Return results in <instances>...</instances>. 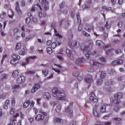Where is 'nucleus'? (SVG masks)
Returning <instances> with one entry per match:
<instances>
[{
    "label": "nucleus",
    "instance_id": "nucleus-1",
    "mask_svg": "<svg viewBox=\"0 0 125 125\" xmlns=\"http://www.w3.org/2000/svg\"><path fill=\"white\" fill-rule=\"evenodd\" d=\"M52 94L54 97L56 98L57 100L64 101L66 99V94L64 91H60L57 88L52 89Z\"/></svg>",
    "mask_w": 125,
    "mask_h": 125
},
{
    "label": "nucleus",
    "instance_id": "nucleus-2",
    "mask_svg": "<svg viewBox=\"0 0 125 125\" xmlns=\"http://www.w3.org/2000/svg\"><path fill=\"white\" fill-rule=\"evenodd\" d=\"M65 112L66 113H68L70 118H72V117H73V115H74V112H73V106L71 105L67 106L65 108Z\"/></svg>",
    "mask_w": 125,
    "mask_h": 125
},
{
    "label": "nucleus",
    "instance_id": "nucleus-3",
    "mask_svg": "<svg viewBox=\"0 0 125 125\" xmlns=\"http://www.w3.org/2000/svg\"><path fill=\"white\" fill-rule=\"evenodd\" d=\"M41 4L43 7V8L44 9H45V10H47L49 9V2L48 1H47V0H42Z\"/></svg>",
    "mask_w": 125,
    "mask_h": 125
},
{
    "label": "nucleus",
    "instance_id": "nucleus-4",
    "mask_svg": "<svg viewBox=\"0 0 125 125\" xmlns=\"http://www.w3.org/2000/svg\"><path fill=\"white\" fill-rule=\"evenodd\" d=\"M56 26V23L53 22L52 23H51V27L54 29L56 37H58V38H59V39H62V36L60 34H59V33H58V32H57V30H56V29H55Z\"/></svg>",
    "mask_w": 125,
    "mask_h": 125
},
{
    "label": "nucleus",
    "instance_id": "nucleus-5",
    "mask_svg": "<svg viewBox=\"0 0 125 125\" xmlns=\"http://www.w3.org/2000/svg\"><path fill=\"white\" fill-rule=\"evenodd\" d=\"M89 41L90 43L88 46L83 45L81 46V49H82V50H86L87 48H88V47H90V48H92V46L93 45V42L90 39H89Z\"/></svg>",
    "mask_w": 125,
    "mask_h": 125
},
{
    "label": "nucleus",
    "instance_id": "nucleus-6",
    "mask_svg": "<svg viewBox=\"0 0 125 125\" xmlns=\"http://www.w3.org/2000/svg\"><path fill=\"white\" fill-rule=\"evenodd\" d=\"M90 95L89 97L90 101L91 102H97L98 101V99H97V97L94 94V92H91Z\"/></svg>",
    "mask_w": 125,
    "mask_h": 125
},
{
    "label": "nucleus",
    "instance_id": "nucleus-7",
    "mask_svg": "<svg viewBox=\"0 0 125 125\" xmlns=\"http://www.w3.org/2000/svg\"><path fill=\"white\" fill-rule=\"evenodd\" d=\"M83 62H84V59L83 58H80L78 59L76 61L75 64H76L77 66H83Z\"/></svg>",
    "mask_w": 125,
    "mask_h": 125
},
{
    "label": "nucleus",
    "instance_id": "nucleus-8",
    "mask_svg": "<svg viewBox=\"0 0 125 125\" xmlns=\"http://www.w3.org/2000/svg\"><path fill=\"white\" fill-rule=\"evenodd\" d=\"M40 88H41V85L39 83H35L31 89V92L32 93H35Z\"/></svg>",
    "mask_w": 125,
    "mask_h": 125
},
{
    "label": "nucleus",
    "instance_id": "nucleus-9",
    "mask_svg": "<svg viewBox=\"0 0 125 125\" xmlns=\"http://www.w3.org/2000/svg\"><path fill=\"white\" fill-rule=\"evenodd\" d=\"M31 59L34 60V59H37V56H33L29 57L28 58H27L26 59V62L22 63V66H25V65H28L29 64V62H30V61Z\"/></svg>",
    "mask_w": 125,
    "mask_h": 125
},
{
    "label": "nucleus",
    "instance_id": "nucleus-10",
    "mask_svg": "<svg viewBox=\"0 0 125 125\" xmlns=\"http://www.w3.org/2000/svg\"><path fill=\"white\" fill-rule=\"evenodd\" d=\"M44 120V116L42 114H38L35 117V121L36 122H42Z\"/></svg>",
    "mask_w": 125,
    "mask_h": 125
},
{
    "label": "nucleus",
    "instance_id": "nucleus-11",
    "mask_svg": "<svg viewBox=\"0 0 125 125\" xmlns=\"http://www.w3.org/2000/svg\"><path fill=\"white\" fill-rule=\"evenodd\" d=\"M25 77L21 76L19 77L17 80V83L18 84H22L25 82Z\"/></svg>",
    "mask_w": 125,
    "mask_h": 125
},
{
    "label": "nucleus",
    "instance_id": "nucleus-12",
    "mask_svg": "<svg viewBox=\"0 0 125 125\" xmlns=\"http://www.w3.org/2000/svg\"><path fill=\"white\" fill-rule=\"evenodd\" d=\"M89 63L91 66H101L102 64L98 62L94 61V60H90L89 61Z\"/></svg>",
    "mask_w": 125,
    "mask_h": 125
},
{
    "label": "nucleus",
    "instance_id": "nucleus-13",
    "mask_svg": "<svg viewBox=\"0 0 125 125\" xmlns=\"http://www.w3.org/2000/svg\"><path fill=\"white\" fill-rule=\"evenodd\" d=\"M37 8H40V10H42V6L39 5V4H37L36 5H35L34 6H33L32 8L30 10L31 12H35Z\"/></svg>",
    "mask_w": 125,
    "mask_h": 125
},
{
    "label": "nucleus",
    "instance_id": "nucleus-14",
    "mask_svg": "<svg viewBox=\"0 0 125 125\" xmlns=\"http://www.w3.org/2000/svg\"><path fill=\"white\" fill-rule=\"evenodd\" d=\"M123 62H124V61H123V60H121V59L117 60L112 62V65H120L121 64H123Z\"/></svg>",
    "mask_w": 125,
    "mask_h": 125
},
{
    "label": "nucleus",
    "instance_id": "nucleus-15",
    "mask_svg": "<svg viewBox=\"0 0 125 125\" xmlns=\"http://www.w3.org/2000/svg\"><path fill=\"white\" fill-rule=\"evenodd\" d=\"M85 83H92L93 80H92V76L91 75H89L84 79Z\"/></svg>",
    "mask_w": 125,
    "mask_h": 125
},
{
    "label": "nucleus",
    "instance_id": "nucleus-16",
    "mask_svg": "<svg viewBox=\"0 0 125 125\" xmlns=\"http://www.w3.org/2000/svg\"><path fill=\"white\" fill-rule=\"evenodd\" d=\"M17 12L20 15H21L22 14V11L20 9V8L19 7V2L18 1H17L16 2V6L15 8Z\"/></svg>",
    "mask_w": 125,
    "mask_h": 125
},
{
    "label": "nucleus",
    "instance_id": "nucleus-17",
    "mask_svg": "<svg viewBox=\"0 0 125 125\" xmlns=\"http://www.w3.org/2000/svg\"><path fill=\"white\" fill-rule=\"evenodd\" d=\"M54 123H58V124H63L64 123V121L62 119L57 117L54 119Z\"/></svg>",
    "mask_w": 125,
    "mask_h": 125
},
{
    "label": "nucleus",
    "instance_id": "nucleus-18",
    "mask_svg": "<svg viewBox=\"0 0 125 125\" xmlns=\"http://www.w3.org/2000/svg\"><path fill=\"white\" fill-rule=\"evenodd\" d=\"M124 97V94L122 92H118L114 95V97L118 98V99H122Z\"/></svg>",
    "mask_w": 125,
    "mask_h": 125
},
{
    "label": "nucleus",
    "instance_id": "nucleus-19",
    "mask_svg": "<svg viewBox=\"0 0 125 125\" xmlns=\"http://www.w3.org/2000/svg\"><path fill=\"white\" fill-rule=\"evenodd\" d=\"M95 53H96V51H94V53L91 52L90 51H88L85 54V56L86 58L88 59L89 57H90V55H94Z\"/></svg>",
    "mask_w": 125,
    "mask_h": 125
},
{
    "label": "nucleus",
    "instance_id": "nucleus-20",
    "mask_svg": "<svg viewBox=\"0 0 125 125\" xmlns=\"http://www.w3.org/2000/svg\"><path fill=\"white\" fill-rule=\"evenodd\" d=\"M85 29L88 32H91V30H93V26L90 25L89 24H86Z\"/></svg>",
    "mask_w": 125,
    "mask_h": 125
},
{
    "label": "nucleus",
    "instance_id": "nucleus-21",
    "mask_svg": "<svg viewBox=\"0 0 125 125\" xmlns=\"http://www.w3.org/2000/svg\"><path fill=\"white\" fill-rule=\"evenodd\" d=\"M50 94L48 92H46L44 94L43 98L44 99H46V100H48V99H50L51 98Z\"/></svg>",
    "mask_w": 125,
    "mask_h": 125
},
{
    "label": "nucleus",
    "instance_id": "nucleus-22",
    "mask_svg": "<svg viewBox=\"0 0 125 125\" xmlns=\"http://www.w3.org/2000/svg\"><path fill=\"white\" fill-rule=\"evenodd\" d=\"M100 112L103 114L106 113V105H102L101 106Z\"/></svg>",
    "mask_w": 125,
    "mask_h": 125
},
{
    "label": "nucleus",
    "instance_id": "nucleus-23",
    "mask_svg": "<svg viewBox=\"0 0 125 125\" xmlns=\"http://www.w3.org/2000/svg\"><path fill=\"white\" fill-rule=\"evenodd\" d=\"M62 105L60 104H58L56 105V111L57 113H60L61 111Z\"/></svg>",
    "mask_w": 125,
    "mask_h": 125
},
{
    "label": "nucleus",
    "instance_id": "nucleus-24",
    "mask_svg": "<svg viewBox=\"0 0 125 125\" xmlns=\"http://www.w3.org/2000/svg\"><path fill=\"white\" fill-rule=\"evenodd\" d=\"M113 102L114 103V104H119L121 103V100L120 99L116 98V97L114 96Z\"/></svg>",
    "mask_w": 125,
    "mask_h": 125
},
{
    "label": "nucleus",
    "instance_id": "nucleus-25",
    "mask_svg": "<svg viewBox=\"0 0 125 125\" xmlns=\"http://www.w3.org/2000/svg\"><path fill=\"white\" fill-rule=\"evenodd\" d=\"M97 45L99 46H103V47H104L103 45H104V43H103V42L101 40H98L96 41Z\"/></svg>",
    "mask_w": 125,
    "mask_h": 125
},
{
    "label": "nucleus",
    "instance_id": "nucleus-26",
    "mask_svg": "<svg viewBox=\"0 0 125 125\" xmlns=\"http://www.w3.org/2000/svg\"><path fill=\"white\" fill-rule=\"evenodd\" d=\"M93 114L95 117H97V118H100V114L98 113L96 109H94Z\"/></svg>",
    "mask_w": 125,
    "mask_h": 125
},
{
    "label": "nucleus",
    "instance_id": "nucleus-27",
    "mask_svg": "<svg viewBox=\"0 0 125 125\" xmlns=\"http://www.w3.org/2000/svg\"><path fill=\"white\" fill-rule=\"evenodd\" d=\"M39 18H43V17H46V14L43 13L42 12H39L38 13Z\"/></svg>",
    "mask_w": 125,
    "mask_h": 125
},
{
    "label": "nucleus",
    "instance_id": "nucleus-28",
    "mask_svg": "<svg viewBox=\"0 0 125 125\" xmlns=\"http://www.w3.org/2000/svg\"><path fill=\"white\" fill-rule=\"evenodd\" d=\"M12 57L15 60H19L20 59V56L18 55H16V54H13Z\"/></svg>",
    "mask_w": 125,
    "mask_h": 125
},
{
    "label": "nucleus",
    "instance_id": "nucleus-29",
    "mask_svg": "<svg viewBox=\"0 0 125 125\" xmlns=\"http://www.w3.org/2000/svg\"><path fill=\"white\" fill-rule=\"evenodd\" d=\"M36 71L35 70H30L28 71H26L25 74L26 75H35Z\"/></svg>",
    "mask_w": 125,
    "mask_h": 125
},
{
    "label": "nucleus",
    "instance_id": "nucleus-30",
    "mask_svg": "<svg viewBox=\"0 0 125 125\" xmlns=\"http://www.w3.org/2000/svg\"><path fill=\"white\" fill-rule=\"evenodd\" d=\"M19 74V72L17 70H15L13 72V78H17L18 77V75Z\"/></svg>",
    "mask_w": 125,
    "mask_h": 125
},
{
    "label": "nucleus",
    "instance_id": "nucleus-31",
    "mask_svg": "<svg viewBox=\"0 0 125 125\" xmlns=\"http://www.w3.org/2000/svg\"><path fill=\"white\" fill-rule=\"evenodd\" d=\"M30 105V101L28 100L23 104V107L27 108Z\"/></svg>",
    "mask_w": 125,
    "mask_h": 125
},
{
    "label": "nucleus",
    "instance_id": "nucleus-32",
    "mask_svg": "<svg viewBox=\"0 0 125 125\" xmlns=\"http://www.w3.org/2000/svg\"><path fill=\"white\" fill-rule=\"evenodd\" d=\"M105 84L107 86H109V85H112V84H113V81H112V80L107 81L105 83Z\"/></svg>",
    "mask_w": 125,
    "mask_h": 125
},
{
    "label": "nucleus",
    "instance_id": "nucleus-33",
    "mask_svg": "<svg viewBox=\"0 0 125 125\" xmlns=\"http://www.w3.org/2000/svg\"><path fill=\"white\" fill-rule=\"evenodd\" d=\"M42 74L44 76V77H46V76L48 75V70L45 69L42 70Z\"/></svg>",
    "mask_w": 125,
    "mask_h": 125
},
{
    "label": "nucleus",
    "instance_id": "nucleus-34",
    "mask_svg": "<svg viewBox=\"0 0 125 125\" xmlns=\"http://www.w3.org/2000/svg\"><path fill=\"white\" fill-rule=\"evenodd\" d=\"M21 46H22L21 43H17L16 45V49H17V50L20 49V48H21Z\"/></svg>",
    "mask_w": 125,
    "mask_h": 125
},
{
    "label": "nucleus",
    "instance_id": "nucleus-35",
    "mask_svg": "<svg viewBox=\"0 0 125 125\" xmlns=\"http://www.w3.org/2000/svg\"><path fill=\"white\" fill-rule=\"evenodd\" d=\"M112 115V113H109L107 115H104L103 117V119H104V120H108V119H109V117H111Z\"/></svg>",
    "mask_w": 125,
    "mask_h": 125
},
{
    "label": "nucleus",
    "instance_id": "nucleus-36",
    "mask_svg": "<svg viewBox=\"0 0 125 125\" xmlns=\"http://www.w3.org/2000/svg\"><path fill=\"white\" fill-rule=\"evenodd\" d=\"M106 73L105 72H102L101 73L100 77L102 79H104L106 77Z\"/></svg>",
    "mask_w": 125,
    "mask_h": 125
},
{
    "label": "nucleus",
    "instance_id": "nucleus-37",
    "mask_svg": "<svg viewBox=\"0 0 125 125\" xmlns=\"http://www.w3.org/2000/svg\"><path fill=\"white\" fill-rule=\"evenodd\" d=\"M32 39H33V37H32V36H27L25 38L24 41L26 42H29V41H30V40H32Z\"/></svg>",
    "mask_w": 125,
    "mask_h": 125
},
{
    "label": "nucleus",
    "instance_id": "nucleus-38",
    "mask_svg": "<svg viewBox=\"0 0 125 125\" xmlns=\"http://www.w3.org/2000/svg\"><path fill=\"white\" fill-rule=\"evenodd\" d=\"M39 113H40V114H42L43 116H47V113L43 111L42 109L39 110Z\"/></svg>",
    "mask_w": 125,
    "mask_h": 125
},
{
    "label": "nucleus",
    "instance_id": "nucleus-39",
    "mask_svg": "<svg viewBox=\"0 0 125 125\" xmlns=\"http://www.w3.org/2000/svg\"><path fill=\"white\" fill-rule=\"evenodd\" d=\"M70 45H71V46H77V41H73L71 42Z\"/></svg>",
    "mask_w": 125,
    "mask_h": 125
},
{
    "label": "nucleus",
    "instance_id": "nucleus-40",
    "mask_svg": "<svg viewBox=\"0 0 125 125\" xmlns=\"http://www.w3.org/2000/svg\"><path fill=\"white\" fill-rule=\"evenodd\" d=\"M1 80H6L7 79V75L5 74H3L1 75Z\"/></svg>",
    "mask_w": 125,
    "mask_h": 125
},
{
    "label": "nucleus",
    "instance_id": "nucleus-41",
    "mask_svg": "<svg viewBox=\"0 0 125 125\" xmlns=\"http://www.w3.org/2000/svg\"><path fill=\"white\" fill-rule=\"evenodd\" d=\"M111 125L112 122H104V124H96V125Z\"/></svg>",
    "mask_w": 125,
    "mask_h": 125
},
{
    "label": "nucleus",
    "instance_id": "nucleus-42",
    "mask_svg": "<svg viewBox=\"0 0 125 125\" xmlns=\"http://www.w3.org/2000/svg\"><path fill=\"white\" fill-rule=\"evenodd\" d=\"M47 52L48 53V54H51L52 53V49L50 47H47Z\"/></svg>",
    "mask_w": 125,
    "mask_h": 125
},
{
    "label": "nucleus",
    "instance_id": "nucleus-43",
    "mask_svg": "<svg viewBox=\"0 0 125 125\" xmlns=\"http://www.w3.org/2000/svg\"><path fill=\"white\" fill-rule=\"evenodd\" d=\"M15 113V109L13 107H11L10 111V114H11V115H14Z\"/></svg>",
    "mask_w": 125,
    "mask_h": 125
},
{
    "label": "nucleus",
    "instance_id": "nucleus-44",
    "mask_svg": "<svg viewBox=\"0 0 125 125\" xmlns=\"http://www.w3.org/2000/svg\"><path fill=\"white\" fill-rule=\"evenodd\" d=\"M97 83L98 85H101L103 83V81L102 79H99L97 82Z\"/></svg>",
    "mask_w": 125,
    "mask_h": 125
},
{
    "label": "nucleus",
    "instance_id": "nucleus-45",
    "mask_svg": "<svg viewBox=\"0 0 125 125\" xmlns=\"http://www.w3.org/2000/svg\"><path fill=\"white\" fill-rule=\"evenodd\" d=\"M25 22L26 24H29L31 22V18L27 17L25 19Z\"/></svg>",
    "mask_w": 125,
    "mask_h": 125
},
{
    "label": "nucleus",
    "instance_id": "nucleus-46",
    "mask_svg": "<svg viewBox=\"0 0 125 125\" xmlns=\"http://www.w3.org/2000/svg\"><path fill=\"white\" fill-rule=\"evenodd\" d=\"M56 45H57V44H56V42H54L52 43L51 44V48H53V49L55 48V47H56Z\"/></svg>",
    "mask_w": 125,
    "mask_h": 125
},
{
    "label": "nucleus",
    "instance_id": "nucleus-47",
    "mask_svg": "<svg viewBox=\"0 0 125 125\" xmlns=\"http://www.w3.org/2000/svg\"><path fill=\"white\" fill-rule=\"evenodd\" d=\"M15 103H16V102H15V99L14 98H13L11 100L12 106H15Z\"/></svg>",
    "mask_w": 125,
    "mask_h": 125
},
{
    "label": "nucleus",
    "instance_id": "nucleus-48",
    "mask_svg": "<svg viewBox=\"0 0 125 125\" xmlns=\"http://www.w3.org/2000/svg\"><path fill=\"white\" fill-rule=\"evenodd\" d=\"M83 35L85 37H90V34L86 33V32L83 31Z\"/></svg>",
    "mask_w": 125,
    "mask_h": 125
},
{
    "label": "nucleus",
    "instance_id": "nucleus-49",
    "mask_svg": "<svg viewBox=\"0 0 125 125\" xmlns=\"http://www.w3.org/2000/svg\"><path fill=\"white\" fill-rule=\"evenodd\" d=\"M87 71L89 73H93V72H94V69L92 68H88Z\"/></svg>",
    "mask_w": 125,
    "mask_h": 125
},
{
    "label": "nucleus",
    "instance_id": "nucleus-50",
    "mask_svg": "<svg viewBox=\"0 0 125 125\" xmlns=\"http://www.w3.org/2000/svg\"><path fill=\"white\" fill-rule=\"evenodd\" d=\"M42 106L45 109H47L48 108V104L46 103H43L42 104Z\"/></svg>",
    "mask_w": 125,
    "mask_h": 125
},
{
    "label": "nucleus",
    "instance_id": "nucleus-51",
    "mask_svg": "<svg viewBox=\"0 0 125 125\" xmlns=\"http://www.w3.org/2000/svg\"><path fill=\"white\" fill-rule=\"evenodd\" d=\"M107 38H108V33H107L106 32H104V37H103V39L106 40V39H107Z\"/></svg>",
    "mask_w": 125,
    "mask_h": 125
},
{
    "label": "nucleus",
    "instance_id": "nucleus-52",
    "mask_svg": "<svg viewBox=\"0 0 125 125\" xmlns=\"http://www.w3.org/2000/svg\"><path fill=\"white\" fill-rule=\"evenodd\" d=\"M11 64H12L13 65H15V64H17V62H16V60L13 59L11 61Z\"/></svg>",
    "mask_w": 125,
    "mask_h": 125
},
{
    "label": "nucleus",
    "instance_id": "nucleus-53",
    "mask_svg": "<svg viewBox=\"0 0 125 125\" xmlns=\"http://www.w3.org/2000/svg\"><path fill=\"white\" fill-rule=\"evenodd\" d=\"M6 14V13L3 12V14H1L0 15V18H1V19H4V17H5Z\"/></svg>",
    "mask_w": 125,
    "mask_h": 125
},
{
    "label": "nucleus",
    "instance_id": "nucleus-54",
    "mask_svg": "<svg viewBox=\"0 0 125 125\" xmlns=\"http://www.w3.org/2000/svg\"><path fill=\"white\" fill-rule=\"evenodd\" d=\"M19 53L20 54V55H26V52L24 51H20L19 52Z\"/></svg>",
    "mask_w": 125,
    "mask_h": 125
},
{
    "label": "nucleus",
    "instance_id": "nucleus-55",
    "mask_svg": "<svg viewBox=\"0 0 125 125\" xmlns=\"http://www.w3.org/2000/svg\"><path fill=\"white\" fill-rule=\"evenodd\" d=\"M90 6L89 5L83 4L82 5V8H89Z\"/></svg>",
    "mask_w": 125,
    "mask_h": 125
},
{
    "label": "nucleus",
    "instance_id": "nucleus-56",
    "mask_svg": "<svg viewBox=\"0 0 125 125\" xmlns=\"http://www.w3.org/2000/svg\"><path fill=\"white\" fill-rule=\"evenodd\" d=\"M60 6L61 8H63L64 7V6H65V2L62 1V2H61L60 4Z\"/></svg>",
    "mask_w": 125,
    "mask_h": 125
},
{
    "label": "nucleus",
    "instance_id": "nucleus-57",
    "mask_svg": "<svg viewBox=\"0 0 125 125\" xmlns=\"http://www.w3.org/2000/svg\"><path fill=\"white\" fill-rule=\"evenodd\" d=\"M66 54H67L68 56V55H70V54H72V52H71V50H70L68 49H66Z\"/></svg>",
    "mask_w": 125,
    "mask_h": 125
},
{
    "label": "nucleus",
    "instance_id": "nucleus-58",
    "mask_svg": "<svg viewBox=\"0 0 125 125\" xmlns=\"http://www.w3.org/2000/svg\"><path fill=\"white\" fill-rule=\"evenodd\" d=\"M116 73V71L114 69H110L109 74L110 75H113V74H115Z\"/></svg>",
    "mask_w": 125,
    "mask_h": 125
},
{
    "label": "nucleus",
    "instance_id": "nucleus-59",
    "mask_svg": "<svg viewBox=\"0 0 125 125\" xmlns=\"http://www.w3.org/2000/svg\"><path fill=\"white\" fill-rule=\"evenodd\" d=\"M105 28H106V29H110V28H111V25H109V24L108 23V22L106 21V24L105 25Z\"/></svg>",
    "mask_w": 125,
    "mask_h": 125
},
{
    "label": "nucleus",
    "instance_id": "nucleus-60",
    "mask_svg": "<svg viewBox=\"0 0 125 125\" xmlns=\"http://www.w3.org/2000/svg\"><path fill=\"white\" fill-rule=\"evenodd\" d=\"M78 21H81V17H80V13H78L76 15Z\"/></svg>",
    "mask_w": 125,
    "mask_h": 125
},
{
    "label": "nucleus",
    "instance_id": "nucleus-61",
    "mask_svg": "<svg viewBox=\"0 0 125 125\" xmlns=\"http://www.w3.org/2000/svg\"><path fill=\"white\" fill-rule=\"evenodd\" d=\"M52 70L55 71V72H56V73H58V74H59L61 73V71L60 70L56 69L55 68H52Z\"/></svg>",
    "mask_w": 125,
    "mask_h": 125
},
{
    "label": "nucleus",
    "instance_id": "nucleus-62",
    "mask_svg": "<svg viewBox=\"0 0 125 125\" xmlns=\"http://www.w3.org/2000/svg\"><path fill=\"white\" fill-rule=\"evenodd\" d=\"M18 32H19V29H18V28H15L14 29L13 32L14 35H16Z\"/></svg>",
    "mask_w": 125,
    "mask_h": 125
},
{
    "label": "nucleus",
    "instance_id": "nucleus-63",
    "mask_svg": "<svg viewBox=\"0 0 125 125\" xmlns=\"http://www.w3.org/2000/svg\"><path fill=\"white\" fill-rule=\"evenodd\" d=\"M69 58H70V59L71 60H73V59H74V55H73L72 53L70 54L68 56Z\"/></svg>",
    "mask_w": 125,
    "mask_h": 125
},
{
    "label": "nucleus",
    "instance_id": "nucleus-64",
    "mask_svg": "<svg viewBox=\"0 0 125 125\" xmlns=\"http://www.w3.org/2000/svg\"><path fill=\"white\" fill-rule=\"evenodd\" d=\"M113 42L114 43L117 44V43H119L121 42V41H120V40L117 39V40H114V41H113Z\"/></svg>",
    "mask_w": 125,
    "mask_h": 125
}]
</instances>
